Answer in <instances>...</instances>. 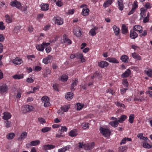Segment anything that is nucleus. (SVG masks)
I'll use <instances>...</instances> for the list:
<instances>
[{"instance_id":"1","label":"nucleus","mask_w":152,"mask_h":152,"mask_svg":"<svg viewBox=\"0 0 152 152\" xmlns=\"http://www.w3.org/2000/svg\"><path fill=\"white\" fill-rule=\"evenodd\" d=\"M100 132L106 137H109L110 134V132L109 129L101 127L99 129Z\"/></svg>"},{"instance_id":"2","label":"nucleus","mask_w":152,"mask_h":152,"mask_svg":"<svg viewBox=\"0 0 152 152\" xmlns=\"http://www.w3.org/2000/svg\"><path fill=\"white\" fill-rule=\"evenodd\" d=\"M42 102H44V106L45 107L50 106L51 104L49 102V99L47 96H43L41 99Z\"/></svg>"},{"instance_id":"3","label":"nucleus","mask_w":152,"mask_h":152,"mask_svg":"<svg viewBox=\"0 0 152 152\" xmlns=\"http://www.w3.org/2000/svg\"><path fill=\"white\" fill-rule=\"evenodd\" d=\"M21 3L16 0H15L10 2V5L12 7H16L19 9L21 6Z\"/></svg>"},{"instance_id":"4","label":"nucleus","mask_w":152,"mask_h":152,"mask_svg":"<svg viewBox=\"0 0 152 152\" xmlns=\"http://www.w3.org/2000/svg\"><path fill=\"white\" fill-rule=\"evenodd\" d=\"M8 90V86L6 84H4L0 86V93L3 94Z\"/></svg>"},{"instance_id":"5","label":"nucleus","mask_w":152,"mask_h":152,"mask_svg":"<svg viewBox=\"0 0 152 152\" xmlns=\"http://www.w3.org/2000/svg\"><path fill=\"white\" fill-rule=\"evenodd\" d=\"M109 65V63L106 61H101L98 63V66L102 68L107 67Z\"/></svg>"},{"instance_id":"6","label":"nucleus","mask_w":152,"mask_h":152,"mask_svg":"<svg viewBox=\"0 0 152 152\" xmlns=\"http://www.w3.org/2000/svg\"><path fill=\"white\" fill-rule=\"evenodd\" d=\"M94 146V142H92L91 143H88L87 144H84L83 145V147L86 150H90L92 149Z\"/></svg>"},{"instance_id":"7","label":"nucleus","mask_w":152,"mask_h":152,"mask_svg":"<svg viewBox=\"0 0 152 152\" xmlns=\"http://www.w3.org/2000/svg\"><path fill=\"white\" fill-rule=\"evenodd\" d=\"M54 19H55V23L58 25H60L62 24L63 23V20L59 17H55Z\"/></svg>"},{"instance_id":"8","label":"nucleus","mask_w":152,"mask_h":152,"mask_svg":"<svg viewBox=\"0 0 152 152\" xmlns=\"http://www.w3.org/2000/svg\"><path fill=\"white\" fill-rule=\"evenodd\" d=\"M4 115L2 117L3 119L5 120H7L11 118V115L10 113L8 112H4L3 113Z\"/></svg>"},{"instance_id":"9","label":"nucleus","mask_w":152,"mask_h":152,"mask_svg":"<svg viewBox=\"0 0 152 152\" xmlns=\"http://www.w3.org/2000/svg\"><path fill=\"white\" fill-rule=\"evenodd\" d=\"M142 27L140 25H136L134 26L133 28V30L135 31L138 32L139 33H141L142 31Z\"/></svg>"},{"instance_id":"10","label":"nucleus","mask_w":152,"mask_h":152,"mask_svg":"<svg viewBox=\"0 0 152 152\" xmlns=\"http://www.w3.org/2000/svg\"><path fill=\"white\" fill-rule=\"evenodd\" d=\"M131 74V72L129 69H128L124 73H123L121 75L122 78H125L129 77Z\"/></svg>"},{"instance_id":"11","label":"nucleus","mask_w":152,"mask_h":152,"mask_svg":"<svg viewBox=\"0 0 152 152\" xmlns=\"http://www.w3.org/2000/svg\"><path fill=\"white\" fill-rule=\"evenodd\" d=\"M12 62L16 65H19L23 62L22 59L18 57H16L12 60Z\"/></svg>"},{"instance_id":"12","label":"nucleus","mask_w":152,"mask_h":152,"mask_svg":"<svg viewBox=\"0 0 152 152\" xmlns=\"http://www.w3.org/2000/svg\"><path fill=\"white\" fill-rule=\"evenodd\" d=\"M138 34L134 30H131L130 34V37L132 39H135L137 37Z\"/></svg>"},{"instance_id":"13","label":"nucleus","mask_w":152,"mask_h":152,"mask_svg":"<svg viewBox=\"0 0 152 152\" xmlns=\"http://www.w3.org/2000/svg\"><path fill=\"white\" fill-rule=\"evenodd\" d=\"M120 122V120L116 119L113 121H111L109 123V124L114 127H116L118 126L119 122Z\"/></svg>"},{"instance_id":"14","label":"nucleus","mask_w":152,"mask_h":152,"mask_svg":"<svg viewBox=\"0 0 152 152\" xmlns=\"http://www.w3.org/2000/svg\"><path fill=\"white\" fill-rule=\"evenodd\" d=\"M74 34L77 37H80L82 35L80 30L79 28H76L74 29L73 31Z\"/></svg>"},{"instance_id":"15","label":"nucleus","mask_w":152,"mask_h":152,"mask_svg":"<svg viewBox=\"0 0 152 152\" xmlns=\"http://www.w3.org/2000/svg\"><path fill=\"white\" fill-rule=\"evenodd\" d=\"M63 42L64 43H67L68 44H71L72 43L71 40L68 39L67 36L64 34L63 35Z\"/></svg>"},{"instance_id":"16","label":"nucleus","mask_w":152,"mask_h":152,"mask_svg":"<svg viewBox=\"0 0 152 152\" xmlns=\"http://www.w3.org/2000/svg\"><path fill=\"white\" fill-rule=\"evenodd\" d=\"M123 2V0H120L117 1L119 9L121 11L123 10L124 8Z\"/></svg>"},{"instance_id":"17","label":"nucleus","mask_w":152,"mask_h":152,"mask_svg":"<svg viewBox=\"0 0 152 152\" xmlns=\"http://www.w3.org/2000/svg\"><path fill=\"white\" fill-rule=\"evenodd\" d=\"M40 6L42 10L43 11H46L48 10L49 5L48 4H45L42 3L41 4Z\"/></svg>"},{"instance_id":"18","label":"nucleus","mask_w":152,"mask_h":152,"mask_svg":"<svg viewBox=\"0 0 152 152\" xmlns=\"http://www.w3.org/2000/svg\"><path fill=\"white\" fill-rule=\"evenodd\" d=\"M105 60L113 63H118L119 62L115 58H114L108 57Z\"/></svg>"},{"instance_id":"19","label":"nucleus","mask_w":152,"mask_h":152,"mask_svg":"<svg viewBox=\"0 0 152 152\" xmlns=\"http://www.w3.org/2000/svg\"><path fill=\"white\" fill-rule=\"evenodd\" d=\"M128 28L125 24H123L121 28V32L123 34H126L128 33Z\"/></svg>"},{"instance_id":"20","label":"nucleus","mask_w":152,"mask_h":152,"mask_svg":"<svg viewBox=\"0 0 152 152\" xmlns=\"http://www.w3.org/2000/svg\"><path fill=\"white\" fill-rule=\"evenodd\" d=\"M74 94L70 92H68L65 95L66 98L68 100H71L73 98Z\"/></svg>"},{"instance_id":"21","label":"nucleus","mask_w":152,"mask_h":152,"mask_svg":"<svg viewBox=\"0 0 152 152\" xmlns=\"http://www.w3.org/2000/svg\"><path fill=\"white\" fill-rule=\"evenodd\" d=\"M122 61L124 63H127L129 60V57L126 55H124L122 56L120 58Z\"/></svg>"},{"instance_id":"22","label":"nucleus","mask_w":152,"mask_h":152,"mask_svg":"<svg viewBox=\"0 0 152 152\" xmlns=\"http://www.w3.org/2000/svg\"><path fill=\"white\" fill-rule=\"evenodd\" d=\"M113 0H107L103 4V7L105 8L109 7L113 2Z\"/></svg>"},{"instance_id":"23","label":"nucleus","mask_w":152,"mask_h":152,"mask_svg":"<svg viewBox=\"0 0 152 152\" xmlns=\"http://www.w3.org/2000/svg\"><path fill=\"white\" fill-rule=\"evenodd\" d=\"M24 108L26 109V112L31 111L34 109L32 106L28 105H25Z\"/></svg>"},{"instance_id":"24","label":"nucleus","mask_w":152,"mask_h":152,"mask_svg":"<svg viewBox=\"0 0 152 152\" xmlns=\"http://www.w3.org/2000/svg\"><path fill=\"white\" fill-rule=\"evenodd\" d=\"M27 135V133L26 132H23L20 135V136L18 140H21L26 137Z\"/></svg>"},{"instance_id":"25","label":"nucleus","mask_w":152,"mask_h":152,"mask_svg":"<svg viewBox=\"0 0 152 152\" xmlns=\"http://www.w3.org/2000/svg\"><path fill=\"white\" fill-rule=\"evenodd\" d=\"M89 11V10L87 8H83L81 13L82 15L83 16L87 15H88Z\"/></svg>"},{"instance_id":"26","label":"nucleus","mask_w":152,"mask_h":152,"mask_svg":"<svg viewBox=\"0 0 152 152\" xmlns=\"http://www.w3.org/2000/svg\"><path fill=\"white\" fill-rule=\"evenodd\" d=\"M77 135V133L76 131L75 130H72L69 133V135L72 137L76 136Z\"/></svg>"},{"instance_id":"27","label":"nucleus","mask_w":152,"mask_h":152,"mask_svg":"<svg viewBox=\"0 0 152 152\" xmlns=\"http://www.w3.org/2000/svg\"><path fill=\"white\" fill-rule=\"evenodd\" d=\"M113 29L114 30L115 35H118L119 33V32L120 31V29L115 25H114L113 26Z\"/></svg>"},{"instance_id":"28","label":"nucleus","mask_w":152,"mask_h":152,"mask_svg":"<svg viewBox=\"0 0 152 152\" xmlns=\"http://www.w3.org/2000/svg\"><path fill=\"white\" fill-rule=\"evenodd\" d=\"M98 29V27H95L94 28L91 29L89 31V33L91 34L92 36H94L96 34V31Z\"/></svg>"},{"instance_id":"29","label":"nucleus","mask_w":152,"mask_h":152,"mask_svg":"<svg viewBox=\"0 0 152 152\" xmlns=\"http://www.w3.org/2000/svg\"><path fill=\"white\" fill-rule=\"evenodd\" d=\"M132 56L133 58L136 59L137 60H140L141 59L140 56L135 52L132 54Z\"/></svg>"},{"instance_id":"30","label":"nucleus","mask_w":152,"mask_h":152,"mask_svg":"<svg viewBox=\"0 0 152 152\" xmlns=\"http://www.w3.org/2000/svg\"><path fill=\"white\" fill-rule=\"evenodd\" d=\"M40 143V141L39 140H36L31 141L30 142V145L31 146L37 145Z\"/></svg>"},{"instance_id":"31","label":"nucleus","mask_w":152,"mask_h":152,"mask_svg":"<svg viewBox=\"0 0 152 152\" xmlns=\"http://www.w3.org/2000/svg\"><path fill=\"white\" fill-rule=\"evenodd\" d=\"M70 108V106L68 105H64L61 107V110L64 112H66L68 111V110Z\"/></svg>"},{"instance_id":"32","label":"nucleus","mask_w":152,"mask_h":152,"mask_svg":"<svg viewBox=\"0 0 152 152\" xmlns=\"http://www.w3.org/2000/svg\"><path fill=\"white\" fill-rule=\"evenodd\" d=\"M36 48L39 51H43L44 48L43 44L41 45H37L36 46Z\"/></svg>"},{"instance_id":"33","label":"nucleus","mask_w":152,"mask_h":152,"mask_svg":"<svg viewBox=\"0 0 152 152\" xmlns=\"http://www.w3.org/2000/svg\"><path fill=\"white\" fill-rule=\"evenodd\" d=\"M15 136V134L12 132L8 134L7 136V138L9 140L13 139Z\"/></svg>"},{"instance_id":"34","label":"nucleus","mask_w":152,"mask_h":152,"mask_svg":"<svg viewBox=\"0 0 152 152\" xmlns=\"http://www.w3.org/2000/svg\"><path fill=\"white\" fill-rule=\"evenodd\" d=\"M68 78V76L65 75H63L61 77V80L63 82H65L67 81Z\"/></svg>"},{"instance_id":"35","label":"nucleus","mask_w":152,"mask_h":152,"mask_svg":"<svg viewBox=\"0 0 152 152\" xmlns=\"http://www.w3.org/2000/svg\"><path fill=\"white\" fill-rule=\"evenodd\" d=\"M51 73V70L49 69H45V72L44 74V77H47L48 75L50 74Z\"/></svg>"},{"instance_id":"36","label":"nucleus","mask_w":152,"mask_h":152,"mask_svg":"<svg viewBox=\"0 0 152 152\" xmlns=\"http://www.w3.org/2000/svg\"><path fill=\"white\" fill-rule=\"evenodd\" d=\"M12 77L15 79H20L23 77V75L22 74L15 75L13 76Z\"/></svg>"},{"instance_id":"37","label":"nucleus","mask_w":152,"mask_h":152,"mask_svg":"<svg viewBox=\"0 0 152 152\" xmlns=\"http://www.w3.org/2000/svg\"><path fill=\"white\" fill-rule=\"evenodd\" d=\"M143 147L145 148L149 149L152 147V145H150L148 143L144 142L143 144Z\"/></svg>"},{"instance_id":"38","label":"nucleus","mask_w":152,"mask_h":152,"mask_svg":"<svg viewBox=\"0 0 152 152\" xmlns=\"http://www.w3.org/2000/svg\"><path fill=\"white\" fill-rule=\"evenodd\" d=\"M5 17L6 18V21L8 23H10L12 22L11 18L8 15H5Z\"/></svg>"},{"instance_id":"39","label":"nucleus","mask_w":152,"mask_h":152,"mask_svg":"<svg viewBox=\"0 0 152 152\" xmlns=\"http://www.w3.org/2000/svg\"><path fill=\"white\" fill-rule=\"evenodd\" d=\"M77 110H81L84 107V105L80 103H78L76 104Z\"/></svg>"},{"instance_id":"40","label":"nucleus","mask_w":152,"mask_h":152,"mask_svg":"<svg viewBox=\"0 0 152 152\" xmlns=\"http://www.w3.org/2000/svg\"><path fill=\"white\" fill-rule=\"evenodd\" d=\"M134 114H131L129 116V121L131 124H132L134 121Z\"/></svg>"},{"instance_id":"41","label":"nucleus","mask_w":152,"mask_h":152,"mask_svg":"<svg viewBox=\"0 0 152 152\" xmlns=\"http://www.w3.org/2000/svg\"><path fill=\"white\" fill-rule=\"evenodd\" d=\"M4 123L5 124V127L6 128H9L11 127V123L10 121L7 120L4 121Z\"/></svg>"},{"instance_id":"42","label":"nucleus","mask_w":152,"mask_h":152,"mask_svg":"<svg viewBox=\"0 0 152 152\" xmlns=\"http://www.w3.org/2000/svg\"><path fill=\"white\" fill-rule=\"evenodd\" d=\"M127 118V116L126 115H122L121 116L119 119L118 120H120V122L122 123L123 121H125Z\"/></svg>"},{"instance_id":"43","label":"nucleus","mask_w":152,"mask_h":152,"mask_svg":"<svg viewBox=\"0 0 152 152\" xmlns=\"http://www.w3.org/2000/svg\"><path fill=\"white\" fill-rule=\"evenodd\" d=\"M127 147L126 146H122L119 148V150L121 152H124V151L126 150Z\"/></svg>"},{"instance_id":"44","label":"nucleus","mask_w":152,"mask_h":152,"mask_svg":"<svg viewBox=\"0 0 152 152\" xmlns=\"http://www.w3.org/2000/svg\"><path fill=\"white\" fill-rule=\"evenodd\" d=\"M122 84L125 86L128 87L129 86V83L127 81V79H123Z\"/></svg>"},{"instance_id":"45","label":"nucleus","mask_w":152,"mask_h":152,"mask_svg":"<svg viewBox=\"0 0 152 152\" xmlns=\"http://www.w3.org/2000/svg\"><path fill=\"white\" fill-rule=\"evenodd\" d=\"M50 129L51 128L45 127L42 129L41 131L42 132L45 133L50 131Z\"/></svg>"},{"instance_id":"46","label":"nucleus","mask_w":152,"mask_h":152,"mask_svg":"<svg viewBox=\"0 0 152 152\" xmlns=\"http://www.w3.org/2000/svg\"><path fill=\"white\" fill-rule=\"evenodd\" d=\"M57 1L56 3V5L58 7H61L63 5V4L61 1V0H57Z\"/></svg>"},{"instance_id":"47","label":"nucleus","mask_w":152,"mask_h":152,"mask_svg":"<svg viewBox=\"0 0 152 152\" xmlns=\"http://www.w3.org/2000/svg\"><path fill=\"white\" fill-rule=\"evenodd\" d=\"M137 2L136 1H134L132 4V8L135 10L138 7Z\"/></svg>"},{"instance_id":"48","label":"nucleus","mask_w":152,"mask_h":152,"mask_svg":"<svg viewBox=\"0 0 152 152\" xmlns=\"http://www.w3.org/2000/svg\"><path fill=\"white\" fill-rule=\"evenodd\" d=\"M21 90L20 89H18V93L16 96V98H17L20 99L21 96Z\"/></svg>"},{"instance_id":"49","label":"nucleus","mask_w":152,"mask_h":152,"mask_svg":"<svg viewBox=\"0 0 152 152\" xmlns=\"http://www.w3.org/2000/svg\"><path fill=\"white\" fill-rule=\"evenodd\" d=\"M78 81L77 80L75 79V80H73L72 81V83L71 84L72 86H76L77 84L78 83Z\"/></svg>"},{"instance_id":"50","label":"nucleus","mask_w":152,"mask_h":152,"mask_svg":"<svg viewBox=\"0 0 152 152\" xmlns=\"http://www.w3.org/2000/svg\"><path fill=\"white\" fill-rule=\"evenodd\" d=\"M115 104H116L117 106H118L122 107L123 108H124L125 107V106L124 104H122L118 102H115Z\"/></svg>"},{"instance_id":"51","label":"nucleus","mask_w":152,"mask_h":152,"mask_svg":"<svg viewBox=\"0 0 152 152\" xmlns=\"http://www.w3.org/2000/svg\"><path fill=\"white\" fill-rule=\"evenodd\" d=\"M59 86V85L57 84H54L53 85V87L54 89L56 91H58V87Z\"/></svg>"},{"instance_id":"52","label":"nucleus","mask_w":152,"mask_h":152,"mask_svg":"<svg viewBox=\"0 0 152 152\" xmlns=\"http://www.w3.org/2000/svg\"><path fill=\"white\" fill-rule=\"evenodd\" d=\"M76 55V57L77 58H83V56L82 53H77L75 54Z\"/></svg>"},{"instance_id":"53","label":"nucleus","mask_w":152,"mask_h":152,"mask_svg":"<svg viewBox=\"0 0 152 152\" xmlns=\"http://www.w3.org/2000/svg\"><path fill=\"white\" fill-rule=\"evenodd\" d=\"M19 9L23 11H26L27 10V7L26 6L25 7H23L21 5V6L20 7Z\"/></svg>"},{"instance_id":"54","label":"nucleus","mask_w":152,"mask_h":152,"mask_svg":"<svg viewBox=\"0 0 152 152\" xmlns=\"http://www.w3.org/2000/svg\"><path fill=\"white\" fill-rule=\"evenodd\" d=\"M50 59L48 57L44 58L42 62L45 64H47L48 63V60Z\"/></svg>"},{"instance_id":"55","label":"nucleus","mask_w":152,"mask_h":152,"mask_svg":"<svg viewBox=\"0 0 152 152\" xmlns=\"http://www.w3.org/2000/svg\"><path fill=\"white\" fill-rule=\"evenodd\" d=\"M67 146H66L63 148L59 149L58 150V152H65L67 150Z\"/></svg>"},{"instance_id":"56","label":"nucleus","mask_w":152,"mask_h":152,"mask_svg":"<svg viewBox=\"0 0 152 152\" xmlns=\"http://www.w3.org/2000/svg\"><path fill=\"white\" fill-rule=\"evenodd\" d=\"M34 81V80L31 77L28 78L26 80L27 82L28 83H32Z\"/></svg>"},{"instance_id":"57","label":"nucleus","mask_w":152,"mask_h":152,"mask_svg":"<svg viewBox=\"0 0 152 152\" xmlns=\"http://www.w3.org/2000/svg\"><path fill=\"white\" fill-rule=\"evenodd\" d=\"M82 126L84 128V129H86L87 128H89V124L88 123H83L82 125Z\"/></svg>"},{"instance_id":"58","label":"nucleus","mask_w":152,"mask_h":152,"mask_svg":"<svg viewBox=\"0 0 152 152\" xmlns=\"http://www.w3.org/2000/svg\"><path fill=\"white\" fill-rule=\"evenodd\" d=\"M4 23L2 22H0V29L4 30L5 29V27L3 25Z\"/></svg>"},{"instance_id":"59","label":"nucleus","mask_w":152,"mask_h":152,"mask_svg":"<svg viewBox=\"0 0 152 152\" xmlns=\"http://www.w3.org/2000/svg\"><path fill=\"white\" fill-rule=\"evenodd\" d=\"M147 34V32L146 30H144L143 32L142 33L139 35V36L141 37H145Z\"/></svg>"},{"instance_id":"60","label":"nucleus","mask_w":152,"mask_h":152,"mask_svg":"<svg viewBox=\"0 0 152 152\" xmlns=\"http://www.w3.org/2000/svg\"><path fill=\"white\" fill-rule=\"evenodd\" d=\"M38 120L39 121L41 124H43L45 123V119L42 118H39Z\"/></svg>"},{"instance_id":"61","label":"nucleus","mask_w":152,"mask_h":152,"mask_svg":"<svg viewBox=\"0 0 152 152\" xmlns=\"http://www.w3.org/2000/svg\"><path fill=\"white\" fill-rule=\"evenodd\" d=\"M106 91L107 93H111L112 95H113V94L115 93V92L113 91V90L111 89H108Z\"/></svg>"},{"instance_id":"62","label":"nucleus","mask_w":152,"mask_h":152,"mask_svg":"<svg viewBox=\"0 0 152 152\" xmlns=\"http://www.w3.org/2000/svg\"><path fill=\"white\" fill-rule=\"evenodd\" d=\"M47 147L48 150H50L54 148L55 146L52 145H47Z\"/></svg>"},{"instance_id":"63","label":"nucleus","mask_w":152,"mask_h":152,"mask_svg":"<svg viewBox=\"0 0 152 152\" xmlns=\"http://www.w3.org/2000/svg\"><path fill=\"white\" fill-rule=\"evenodd\" d=\"M67 128L66 126H63L61 127V130L60 131V132L61 133H62L64 132H66L67 131Z\"/></svg>"},{"instance_id":"64","label":"nucleus","mask_w":152,"mask_h":152,"mask_svg":"<svg viewBox=\"0 0 152 152\" xmlns=\"http://www.w3.org/2000/svg\"><path fill=\"white\" fill-rule=\"evenodd\" d=\"M147 75L149 77H151L152 76V71H147L146 72Z\"/></svg>"}]
</instances>
